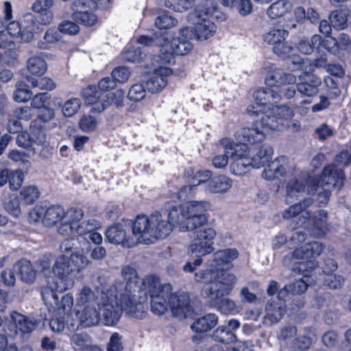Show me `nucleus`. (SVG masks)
<instances>
[{"instance_id": "nucleus-1", "label": "nucleus", "mask_w": 351, "mask_h": 351, "mask_svg": "<svg viewBox=\"0 0 351 351\" xmlns=\"http://www.w3.org/2000/svg\"><path fill=\"white\" fill-rule=\"evenodd\" d=\"M209 207L207 201H189L183 205L172 206L168 214L159 213L170 226V231L165 238L172 232L173 226H178L180 230L189 232V252L191 254L202 256L212 253L215 250L213 240L217 235L216 230L210 227L202 228L208 222L206 212Z\"/></svg>"}, {"instance_id": "nucleus-2", "label": "nucleus", "mask_w": 351, "mask_h": 351, "mask_svg": "<svg viewBox=\"0 0 351 351\" xmlns=\"http://www.w3.org/2000/svg\"><path fill=\"white\" fill-rule=\"evenodd\" d=\"M121 274L128 293L122 302V308L126 313L135 318L143 319L146 313L142 303L147 295L149 296L153 313L162 315L167 311L173 290L170 284H162L156 276H147L141 281L135 269L129 266L123 267Z\"/></svg>"}, {"instance_id": "nucleus-3", "label": "nucleus", "mask_w": 351, "mask_h": 351, "mask_svg": "<svg viewBox=\"0 0 351 351\" xmlns=\"http://www.w3.org/2000/svg\"><path fill=\"white\" fill-rule=\"evenodd\" d=\"M170 226L159 212L149 216L138 215L129 223L114 224L106 231L108 242L131 248L138 243L149 244L165 238Z\"/></svg>"}, {"instance_id": "nucleus-4", "label": "nucleus", "mask_w": 351, "mask_h": 351, "mask_svg": "<svg viewBox=\"0 0 351 351\" xmlns=\"http://www.w3.org/2000/svg\"><path fill=\"white\" fill-rule=\"evenodd\" d=\"M323 250L322 243L311 242L296 248L291 256L284 257L283 263L285 265L291 266L293 264V269H297L298 273L304 275V278L289 285L293 294H300L306 291L308 282L307 273L316 268L317 263L315 258L322 253Z\"/></svg>"}, {"instance_id": "nucleus-5", "label": "nucleus", "mask_w": 351, "mask_h": 351, "mask_svg": "<svg viewBox=\"0 0 351 351\" xmlns=\"http://www.w3.org/2000/svg\"><path fill=\"white\" fill-rule=\"evenodd\" d=\"M84 216L82 209L71 207L64 210V221L58 228V232L65 237H76L84 241L94 244L102 243L103 238L97 230L101 227V223L95 219H88L79 223Z\"/></svg>"}, {"instance_id": "nucleus-6", "label": "nucleus", "mask_w": 351, "mask_h": 351, "mask_svg": "<svg viewBox=\"0 0 351 351\" xmlns=\"http://www.w3.org/2000/svg\"><path fill=\"white\" fill-rule=\"evenodd\" d=\"M90 264V261L82 254L60 255L52 267L53 277L60 283L61 289H69L73 287L77 275Z\"/></svg>"}, {"instance_id": "nucleus-7", "label": "nucleus", "mask_w": 351, "mask_h": 351, "mask_svg": "<svg viewBox=\"0 0 351 351\" xmlns=\"http://www.w3.org/2000/svg\"><path fill=\"white\" fill-rule=\"evenodd\" d=\"M192 36V31L189 27H184L180 31V36L169 40L168 34H162L156 39V43L160 47L161 58L163 64H169L173 58V55L184 56L187 54L193 48L189 41Z\"/></svg>"}, {"instance_id": "nucleus-8", "label": "nucleus", "mask_w": 351, "mask_h": 351, "mask_svg": "<svg viewBox=\"0 0 351 351\" xmlns=\"http://www.w3.org/2000/svg\"><path fill=\"white\" fill-rule=\"evenodd\" d=\"M237 282V278L235 275L219 269L211 282L205 283L203 286L201 294L204 298L217 301L229 295Z\"/></svg>"}, {"instance_id": "nucleus-9", "label": "nucleus", "mask_w": 351, "mask_h": 351, "mask_svg": "<svg viewBox=\"0 0 351 351\" xmlns=\"http://www.w3.org/2000/svg\"><path fill=\"white\" fill-rule=\"evenodd\" d=\"M219 146L232 160L230 164L231 172L237 176L244 174L249 168L247 159L250 151L247 145L225 138L221 141Z\"/></svg>"}, {"instance_id": "nucleus-10", "label": "nucleus", "mask_w": 351, "mask_h": 351, "mask_svg": "<svg viewBox=\"0 0 351 351\" xmlns=\"http://www.w3.org/2000/svg\"><path fill=\"white\" fill-rule=\"evenodd\" d=\"M151 64L154 69L145 73L142 80L149 92L158 93L167 86L168 77L171 75L172 70L167 66L169 64L161 62V58L158 56H153Z\"/></svg>"}, {"instance_id": "nucleus-11", "label": "nucleus", "mask_w": 351, "mask_h": 351, "mask_svg": "<svg viewBox=\"0 0 351 351\" xmlns=\"http://www.w3.org/2000/svg\"><path fill=\"white\" fill-rule=\"evenodd\" d=\"M351 163V150H342L335 156L334 164L326 167L322 174V182L328 184L343 186L345 175L341 167Z\"/></svg>"}, {"instance_id": "nucleus-12", "label": "nucleus", "mask_w": 351, "mask_h": 351, "mask_svg": "<svg viewBox=\"0 0 351 351\" xmlns=\"http://www.w3.org/2000/svg\"><path fill=\"white\" fill-rule=\"evenodd\" d=\"M294 112L289 106L285 105L275 106L268 107V109L264 111L259 123L261 126L266 130H278L282 131L285 130L286 120L289 117H293Z\"/></svg>"}, {"instance_id": "nucleus-13", "label": "nucleus", "mask_w": 351, "mask_h": 351, "mask_svg": "<svg viewBox=\"0 0 351 351\" xmlns=\"http://www.w3.org/2000/svg\"><path fill=\"white\" fill-rule=\"evenodd\" d=\"M294 176L286 186L285 202L287 204H292L305 194H314L316 190L315 182L307 179L306 173L295 171Z\"/></svg>"}, {"instance_id": "nucleus-14", "label": "nucleus", "mask_w": 351, "mask_h": 351, "mask_svg": "<svg viewBox=\"0 0 351 351\" xmlns=\"http://www.w3.org/2000/svg\"><path fill=\"white\" fill-rule=\"evenodd\" d=\"M128 294L125 288V292L121 295L120 306L118 304L115 296L107 293H102L101 297L97 299L96 304L99 308V313L101 314L104 324L106 326H114L120 319L121 310L125 311L122 308V302L124 296Z\"/></svg>"}, {"instance_id": "nucleus-15", "label": "nucleus", "mask_w": 351, "mask_h": 351, "mask_svg": "<svg viewBox=\"0 0 351 351\" xmlns=\"http://www.w3.org/2000/svg\"><path fill=\"white\" fill-rule=\"evenodd\" d=\"M64 208L60 205L41 204L35 206L29 213L31 222L41 221L45 226H53L64 219Z\"/></svg>"}, {"instance_id": "nucleus-16", "label": "nucleus", "mask_w": 351, "mask_h": 351, "mask_svg": "<svg viewBox=\"0 0 351 351\" xmlns=\"http://www.w3.org/2000/svg\"><path fill=\"white\" fill-rule=\"evenodd\" d=\"M188 17L219 21H223L226 19V14L219 10L218 3L215 0H202Z\"/></svg>"}, {"instance_id": "nucleus-17", "label": "nucleus", "mask_w": 351, "mask_h": 351, "mask_svg": "<svg viewBox=\"0 0 351 351\" xmlns=\"http://www.w3.org/2000/svg\"><path fill=\"white\" fill-rule=\"evenodd\" d=\"M311 198L304 199L302 202L290 206L282 213L284 219H295V225L302 226L304 225L311 218V213L307 207L313 204Z\"/></svg>"}, {"instance_id": "nucleus-18", "label": "nucleus", "mask_w": 351, "mask_h": 351, "mask_svg": "<svg viewBox=\"0 0 351 351\" xmlns=\"http://www.w3.org/2000/svg\"><path fill=\"white\" fill-rule=\"evenodd\" d=\"M293 167L289 159L284 156L272 160L262 173L265 179L272 180L286 176L291 173Z\"/></svg>"}, {"instance_id": "nucleus-19", "label": "nucleus", "mask_w": 351, "mask_h": 351, "mask_svg": "<svg viewBox=\"0 0 351 351\" xmlns=\"http://www.w3.org/2000/svg\"><path fill=\"white\" fill-rule=\"evenodd\" d=\"M265 81L268 86H281L295 84L297 77L292 73L285 72L282 69L271 65L268 69Z\"/></svg>"}, {"instance_id": "nucleus-20", "label": "nucleus", "mask_w": 351, "mask_h": 351, "mask_svg": "<svg viewBox=\"0 0 351 351\" xmlns=\"http://www.w3.org/2000/svg\"><path fill=\"white\" fill-rule=\"evenodd\" d=\"M169 308L174 317L185 318L192 313L191 298L187 293H172Z\"/></svg>"}, {"instance_id": "nucleus-21", "label": "nucleus", "mask_w": 351, "mask_h": 351, "mask_svg": "<svg viewBox=\"0 0 351 351\" xmlns=\"http://www.w3.org/2000/svg\"><path fill=\"white\" fill-rule=\"evenodd\" d=\"M66 289H61L60 283L53 277L49 276L46 279V285L43 287L41 295L43 302L49 311L56 310L59 305L57 291H64Z\"/></svg>"}, {"instance_id": "nucleus-22", "label": "nucleus", "mask_w": 351, "mask_h": 351, "mask_svg": "<svg viewBox=\"0 0 351 351\" xmlns=\"http://www.w3.org/2000/svg\"><path fill=\"white\" fill-rule=\"evenodd\" d=\"M193 25L194 36L198 40H205L213 37L217 32V26L213 21L188 17Z\"/></svg>"}, {"instance_id": "nucleus-23", "label": "nucleus", "mask_w": 351, "mask_h": 351, "mask_svg": "<svg viewBox=\"0 0 351 351\" xmlns=\"http://www.w3.org/2000/svg\"><path fill=\"white\" fill-rule=\"evenodd\" d=\"M156 40L152 38L141 36L138 38V43L142 46L130 47L123 53V58L131 62H141L145 57L146 47L152 46Z\"/></svg>"}, {"instance_id": "nucleus-24", "label": "nucleus", "mask_w": 351, "mask_h": 351, "mask_svg": "<svg viewBox=\"0 0 351 351\" xmlns=\"http://www.w3.org/2000/svg\"><path fill=\"white\" fill-rule=\"evenodd\" d=\"M239 138L250 144H260L265 138V131L258 121H254L250 126L242 128L238 133Z\"/></svg>"}, {"instance_id": "nucleus-25", "label": "nucleus", "mask_w": 351, "mask_h": 351, "mask_svg": "<svg viewBox=\"0 0 351 351\" xmlns=\"http://www.w3.org/2000/svg\"><path fill=\"white\" fill-rule=\"evenodd\" d=\"M239 252L235 248L219 250L213 255L206 265L208 267L219 269V267L230 264L239 257Z\"/></svg>"}, {"instance_id": "nucleus-26", "label": "nucleus", "mask_w": 351, "mask_h": 351, "mask_svg": "<svg viewBox=\"0 0 351 351\" xmlns=\"http://www.w3.org/2000/svg\"><path fill=\"white\" fill-rule=\"evenodd\" d=\"M10 319L16 329L22 334H29L38 327L39 322L34 318L27 317L17 311H12L10 313Z\"/></svg>"}, {"instance_id": "nucleus-27", "label": "nucleus", "mask_w": 351, "mask_h": 351, "mask_svg": "<svg viewBox=\"0 0 351 351\" xmlns=\"http://www.w3.org/2000/svg\"><path fill=\"white\" fill-rule=\"evenodd\" d=\"M83 96L87 105L94 106L91 110L101 112L105 110L106 105L104 103L105 94L95 86H88L83 92Z\"/></svg>"}, {"instance_id": "nucleus-28", "label": "nucleus", "mask_w": 351, "mask_h": 351, "mask_svg": "<svg viewBox=\"0 0 351 351\" xmlns=\"http://www.w3.org/2000/svg\"><path fill=\"white\" fill-rule=\"evenodd\" d=\"M255 104L261 106L264 111L268 107L274 106L281 99V95L271 88H260L254 93Z\"/></svg>"}, {"instance_id": "nucleus-29", "label": "nucleus", "mask_w": 351, "mask_h": 351, "mask_svg": "<svg viewBox=\"0 0 351 351\" xmlns=\"http://www.w3.org/2000/svg\"><path fill=\"white\" fill-rule=\"evenodd\" d=\"M14 270L23 282L32 285L35 282L37 271L29 261L21 259L17 261L14 265Z\"/></svg>"}, {"instance_id": "nucleus-30", "label": "nucleus", "mask_w": 351, "mask_h": 351, "mask_svg": "<svg viewBox=\"0 0 351 351\" xmlns=\"http://www.w3.org/2000/svg\"><path fill=\"white\" fill-rule=\"evenodd\" d=\"M250 157H248L249 167L260 168L264 167L271 158V150L261 145L252 148L250 152Z\"/></svg>"}, {"instance_id": "nucleus-31", "label": "nucleus", "mask_w": 351, "mask_h": 351, "mask_svg": "<svg viewBox=\"0 0 351 351\" xmlns=\"http://www.w3.org/2000/svg\"><path fill=\"white\" fill-rule=\"evenodd\" d=\"M110 0H74L70 9L73 14L84 13V12L95 11L97 8H107Z\"/></svg>"}, {"instance_id": "nucleus-32", "label": "nucleus", "mask_w": 351, "mask_h": 351, "mask_svg": "<svg viewBox=\"0 0 351 351\" xmlns=\"http://www.w3.org/2000/svg\"><path fill=\"white\" fill-rule=\"evenodd\" d=\"M285 311L286 308L284 304L268 301L265 308V322L269 324H276L282 318Z\"/></svg>"}, {"instance_id": "nucleus-33", "label": "nucleus", "mask_w": 351, "mask_h": 351, "mask_svg": "<svg viewBox=\"0 0 351 351\" xmlns=\"http://www.w3.org/2000/svg\"><path fill=\"white\" fill-rule=\"evenodd\" d=\"M232 186V181L228 176L220 175L213 178L205 185V191L210 193H225Z\"/></svg>"}, {"instance_id": "nucleus-34", "label": "nucleus", "mask_w": 351, "mask_h": 351, "mask_svg": "<svg viewBox=\"0 0 351 351\" xmlns=\"http://www.w3.org/2000/svg\"><path fill=\"white\" fill-rule=\"evenodd\" d=\"M80 324L84 327L95 326L99 323L100 316L94 304H86L84 308L77 311Z\"/></svg>"}, {"instance_id": "nucleus-35", "label": "nucleus", "mask_w": 351, "mask_h": 351, "mask_svg": "<svg viewBox=\"0 0 351 351\" xmlns=\"http://www.w3.org/2000/svg\"><path fill=\"white\" fill-rule=\"evenodd\" d=\"M82 240L84 241V239L80 238L79 239V237H77V239L71 237L63 241L60 246V251L62 253V255L68 256H71V254H82L84 255V254L89 250V245L87 243L88 241H85V245H87L86 247H81L80 248H78L77 244L80 243Z\"/></svg>"}, {"instance_id": "nucleus-36", "label": "nucleus", "mask_w": 351, "mask_h": 351, "mask_svg": "<svg viewBox=\"0 0 351 351\" xmlns=\"http://www.w3.org/2000/svg\"><path fill=\"white\" fill-rule=\"evenodd\" d=\"M292 9V3L287 0H278L271 3L266 10L267 16L271 19H276L285 16Z\"/></svg>"}, {"instance_id": "nucleus-37", "label": "nucleus", "mask_w": 351, "mask_h": 351, "mask_svg": "<svg viewBox=\"0 0 351 351\" xmlns=\"http://www.w3.org/2000/svg\"><path fill=\"white\" fill-rule=\"evenodd\" d=\"M218 318L215 314L209 313L197 319L191 326V329L197 332H204L215 327Z\"/></svg>"}, {"instance_id": "nucleus-38", "label": "nucleus", "mask_w": 351, "mask_h": 351, "mask_svg": "<svg viewBox=\"0 0 351 351\" xmlns=\"http://www.w3.org/2000/svg\"><path fill=\"white\" fill-rule=\"evenodd\" d=\"M308 77L312 84L308 83L307 81L298 83L296 88L298 92L302 95L311 97L317 93L318 86L321 84V80L314 75H309Z\"/></svg>"}, {"instance_id": "nucleus-39", "label": "nucleus", "mask_w": 351, "mask_h": 351, "mask_svg": "<svg viewBox=\"0 0 351 351\" xmlns=\"http://www.w3.org/2000/svg\"><path fill=\"white\" fill-rule=\"evenodd\" d=\"M324 41L325 47L332 52H335L338 49L346 50L350 44V37L346 34H340L338 39L329 38Z\"/></svg>"}, {"instance_id": "nucleus-40", "label": "nucleus", "mask_w": 351, "mask_h": 351, "mask_svg": "<svg viewBox=\"0 0 351 351\" xmlns=\"http://www.w3.org/2000/svg\"><path fill=\"white\" fill-rule=\"evenodd\" d=\"M324 42L322 36L316 34L311 37L310 41L306 39L300 40L298 48L301 53L308 55L313 51L314 49L318 48L322 44L324 45Z\"/></svg>"}, {"instance_id": "nucleus-41", "label": "nucleus", "mask_w": 351, "mask_h": 351, "mask_svg": "<svg viewBox=\"0 0 351 351\" xmlns=\"http://www.w3.org/2000/svg\"><path fill=\"white\" fill-rule=\"evenodd\" d=\"M289 32L285 29L271 28L268 32L263 35V40L275 47L281 41H285L288 36Z\"/></svg>"}, {"instance_id": "nucleus-42", "label": "nucleus", "mask_w": 351, "mask_h": 351, "mask_svg": "<svg viewBox=\"0 0 351 351\" xmlns=\"http://www.w3.org/2000/svg\"><path fill=\"white\" fill-rule=\"evenodd\" d=\"M82 101L80 98H69L61 105L62 113L66 118L72 117L80 111Z\"/></svg>"}, {"instance_id": "nucleus-43", "label": "nucleus", "mask_w": 351, "mask_h": 351, "mask_svg": "<svg viewBox=\"0 0 351 351\" xmlns=\"http://www.w3.org/2000/svg\"><path fill=\"white\" fill-rule=\"evenodd\" d=\"M29 134L32 143L42 146H46L48 144L45 130L38 126L36 121L31 123Z\"/></svg>"}, {"instance_id": "nucleus-44", "label": "nucleus", "mask_w": 351, "mask_h": 351, "mask_svg": "<svg viewBox=\"0 0 351 351\" xmlns=\"http://www.w3.org/2000/svg\"><path fill=\"white\" fill-rule=\"evenodd\" d=\"M27 68L32 75H42L46 72L47 66L46 62L42 58L33 56L28 59Z\"/></svg>"}, {"instance_id": "nucleus-45", "label": "nucleus", "mask_w": 351, "mask_h": 351, "mask_svg": "<svg viewBox=\"0 0 351 351\" xmlns=\"http://www.w3.org/2000/svg\"><path fill=\"white\" fill-rule=\"evenodd\" d=\"M39 196V190L34 185L23 186L20 191V199L27 205L34 204Z\"/></svg>"}, {"instance_id": "nucleus-46", "label": "nucleus", "mask_w": 351, "mask_h": 351, "mask_svg": "<svg viewBox=\"0 0 351 351\" xmlns=\"http://www.w3.org/2000/svg\"><path fill=\"white\" fill-rule=\"evenodd\" d=\"M327 213L324 210H319L315 216L313 224L315 228L314 235L316 237L323 236L328 230Z\"/></svg>"}, {"instance_id": "nucleus-47", "label": "nucleus", "mask_w": 351, "mask_h": 351, "mask_svg": "<svg viewBox=\"0 0 351 351\" xmlns=\"http://www.w3.org/2000/svg\"><path fill=\"white\" fill-rule=\"evenodd\" d=\"M178 19L173 17L169 13L165 12L158 15L155 20V25L160 29H167L176 26Z\"/></svg>"}, {"instance_id": "nucleus-48", "label": "nucleus", "mask_w": 351, "mask_h": 351, "mask_svg": "<svg viewBox=\"0 0 351 351\" xmlns=\"http://www.w3.org/2000/svg\"><path fill=\"white\" fill-rule=\"evenodd\" d=\"M213 338L223 343H229L233 342L236 337L234 332L228 330L225 325L219 326L213 333Z\"/></svg>"}, {"instance_id": "nucleus-49", "label": "nucleus", "mask_w": 351, "mask_h": 351, "mask_svg": "<svg viewBox=\"0 0 351 351\" xmlns=\"http://www.w3.org/2000/svg\"><path fill=\"white\" fill-rule=\"evenodd\" d=\"M27 80L32 88H38L40 90H52L56 88V84L48 77L35 79L32 77H27Z\"/></svg>"}, {"instance_id": "nucleus-50", "label": "nucleus", "mask_w": 351, "mask_h": 351, "mask_svg": "<svg viewBox=\"0 0 351 351\" xmlns=\"http://www.w3.org/2000/svg\"><path fill=\"white\" fill-rule=\"evenodd\" d=\"M29 86L23 82H19L14 93V99L17 102H25L32 98L33 93L28 90Z\"/></svg>"}, {"instance_id": "nucleus-51", "label": "nucleus", "mask_w": 351, "mask_h": 351, "mask_svg": "<svg viewBox=\"0 0 351 351\" xmlns=\"http://www.w3.org/2000/svg\"><path fill=\"white\" fill-rule=\"evenodd\" d=\"M95 11L84 12V13L72 14L73 19L77 23L85 26H93L97 22V16Z\"/></svg>"}, {"instance_id": "nucleus-52", "label": "nucleus", "mask_w": 351, "mask_h": 351, "mask_svg": "<svg viewBox=\"0 0 351 351\" xmlns=\"http://www.w3.org/2000/svg\"><path fill=\"white\" fill-rule=\"evenodd\" d=\"M95 293L88 287H84L78 294L77 298V304L79 305L94 304H96L97 299Z\"/></svg>"}, {"instance_id": "nucleus-53", "label": "nucleus", "mask_w": 351, "mask_h": 351, "mask_svg": "<svg viewBox=\"0 0 351 351\" xmlns=\"http://www.w3.org/2000/svg\"><path fill=\"white\" fill-rule=\"evenodd\" d=\"M194 0H166L165 5L176 12H182L191 8Z\"/></svg>"}, {"instance_id": "nucleus-54", "label": "nucleus", "mask_w": 351, "mask_h": 351, "mask_svg": "<svg viewBox=\"0 0 351 351\" xmlns=\"http://www.w3.org/2000/svg\"><path fill=\"white\" fill-rule=\"evenodd\" d=\"M146 90L141 84H135L132 85L129 91L128 97L130 100L134 101H140L145 98Z\"/></svg>"}, {"instance_id": "nucleus-55", "label": "nucleus", "mask_w": 351, "mask_h": 351, "mask_svg": "<svg viewBox=\"0 0 351 351\" xmlns=\"http://www.w3.org/2000/svg\"><path fill=\"white\" fill-rule=\"evenodd\" d=\"M293 50V47L291 43L287 41H281L275 47H273V51L279 57L287 59L291 57V53Z\"/></svg>"}, {"instance_id": "nucleus-56", "label": "nucleus", "mask_w": 351, "mask_h": 351, "mask_svg": "<svg viewBox=\"0 0 351 351\" xmlns=\"http://www.w3.org/2000/svg\"><path fill=\"white\" fill-rule=\"evenodd\" d=\"M214 302L218 309L224 314H234L237 311L234 302L229 298H220Z\"/></svg>"}, {"instance_id": "nucleus-57", "label": "nucleus", "mask_w": 351, "mask_h": 351, "mask_svg": "<svg viewBox=\"0 0 351 351\" xmlns=\"http://www.w3.org/2000/svg\"><path fill=\"white\" fill-rule=\"evenodd\" d=\"M125 92L122 89H117L113 93L105 94V98L107 99L104 100V103L106 106L108 104H114L117 106H119L122 104Z\"/></svg>"}, {"instance_id": "nucleus-58", "label": "nucleus", "mask_w": 351, "mask_h": 351, "mask_svg": "<svg viewBox=\"0 0 351 351\" xmlns=\"http://www.w3.org/2000/svg\"><path fill=\"white\" fill-rule=\"evenodd\" d=\"M10 188L13 190H17L23 182V173L21 170L10 171L9 175Z\"/></svg>"}, {"instance_id": "nucleus-59", "label": "nucleus", "mask_w": 351, "mask_h": 351, "mask_svg": "<svg viewBox=\"0 0 351 351\" xmlns=\"http://www.w3.org/2000/svg\"><path fill=\"white\" fill-rule=\"evenodd\" d=\"M12 19V5L9 1L4 3L3 15H0V33L4 32L8 22Z\"/></svg>"}, {"instance_id": "nucleus-60", "label": "nucleus", "mask_w": 351, "mask_h": 351, "mask_svg": "<svg viewBox=\"0 0 351 351\" xmlns=\"http://www.w3.org/2000/svg\"><path fill=\"white\" fill-rule=\"evenodd\" d=\"M208 269L206 270H201L195 274V279L197 282H205L208 283L211 282L214 276L219 269L217 268H210L207 266Z\"/></svg>"}, {"instance_id": "nucleus-61", "label": "nucleus", "mask_w": 351, "mask_h": 351, "mask_svg": "<svg viewBox=\"0 0 351 351\" xmlns=\"http://www.w3.org/2000/svg\"><path fill=\"white\" fill-rule=\"evenodd\" d=\"M5 208L12 216L19 217L21 214L19 199L16 197H10L5 202Z\"/></svg>"}, {"instance_id": "nucleus-62", "label": "nucleus", "mask_w": 351, "mask_h": 351, "mask_svg": "<svg viewBox=\"0 0 351 351\" xmlns=\"http://www.w3.org/2000/svg\"><path fill=\"white\" fill-rule=\"evenodd\" d=\"M58 30L63 34L75 35L79 32L80 27L75 23L65 20L59 24Z\"/></svg>"}, {"instance_id": "nucleus-63", "label": "nucleus", "mask_w": 351, "mask_h": 351, "mask_svg": "<svg viewBox=\"0 0 351 351\" xmlns=\"http://www.w3.org/2000/svg\"><path fill=\"white\" fill-rule=\"evenodd\" d=\"M97 125L95 118L91 115H83L79 121L80 128L84 132L93 130Z\"/></svg>"}, {"instance_id": "nucleus-64", "label": "nucleus", "mask_w": 351, "mask_h": 351, "mask_svg": "<svg viewBox=\"0 0 351 351\" xmlns=\"http://www.w3.org/2000/svg\"><path fill=\"white\" fill-rule=\"evenodd\" d=\"M122 336L117 332H114L107 344V351H121L123 349Z\"/></svg>"}]
</instances>
